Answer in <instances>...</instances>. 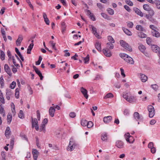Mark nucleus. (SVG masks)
<instances>
[{"instance_id": "nucleus-31", "label": "nucleus", "mask_w": 160, "mask_h": 160, "mask_svg": "<svg viewBox=\"0 0 160 160\" xmlns=\"http://www.w3.org/2000/svg\"><path fill=\"white\" fill-rule=\"evenodd\" d=\"M87 121L84 119H82L81 121V124L83 126H86L87 125Z\"/></svg>"}, {"instance_id": "nucleus-58", "label": "nucleus", "mask_w": 160, "mask_h": 160, "mask_svg": "<svg viewBox=\"0 0 160 160\" xmlns=\"http://www.w3.org/2000/svg\"><path fill=\"white\" fill-rule=\"evenodd\" d=\"M123 114L125 115H127L129 114V111L128 109H125L123 111Z\"/></svg>"}, {"instance_id": "nucleus-25", "label": "nucleus", "mask_w": 160, "mask_h": 160, "mask_svg": "<svg viewBox=\"0 0 160 160\" xmlns=\"http://www.w3.org/2000/svg\"><path fill=\"white\" fill-rule=\"evenodd\" d=\"M33 68L34 69L36 73L37 74H38L39 76L42 74L41 72L38 69V68H37L36 67H35L34 66H33Z\"/></svg>"}, {"instance_id": "nucleus-57", "label": "nucleus", "mask_w": 160, "mask_h": 160, "mask_svg": "<svg viewBox=\"0 0 160 160\" xmlns=\"http://www.w3.org/2000/svg\"><path fill=\"white\" fill-rule=\"evenodd\" d=\"M76 113L74 112H71L69 114V116L72 118H74L76 117Z\"/></svg>"}, {"instance_id": "nucleus-16", "label": "nucleus", "mask_w": 160, "mask_h": 160, "mask_svg": "<svg viewBox=\"0 0 160 160\" xmlns=\"http://www.w3.org/2000/svg\"><path fill=\"white\" fill-rule=\"evenodd\" d=\"M113 43H112L111 42H108L107 43V46L106 48L107 50H111L112 49L114 48V46L113 44Z\"/></svg>"}, {"instance_id": "nucleus-47", "label": "nucleus", "mask_w": 160, "mask_h": 160, "mask_svg": "<svg viewBox=\"0 0 160 160\" xmlns=\"http://www.w3.org/2000/svg\"><path fill=\"white\" fill-rule=\"evenodd\" d=\"M4 80L2 76H1L0 78V84L1 86L2 87L4 85Z\"/></svg>"}, {"instance_id": "nucleus-30", "label": "nucleus", "mask_w": 160, "mask_h": 160, "mask_svg": "<svg viewBox=\"0 0 160 160\" xmlns=\"http://www.w3.org/2000/svg\"><path fill=\"white\" fill-rule=\"evenodd\" d=\"M113 97V95L111 93H109L107 94L106 96L104 97V99H107L108 98H111Z\"/></svg>"}, {"instance_id": "nucleus-6", "label": "nucleus", "mask_w": 160, "mask_h": 160, "mask_svg": "<svg viewBox=\"0 0 160 160\" xmlns=\"http://www.w3.org/2000/svg\"><path fill=\"white\" fill-rule=\"evenodd\" d=\"M32 127H35V129L38 131L39 130V127L37 120L36 118H32Z\"/></svg>"}, {"instance_id": "nucleus-5", "label": "nucleus", "mask_w": 160, "mask_h": 160, "mask_svg": "<svg viewBox=\"0 0 160 160\" xmlns=\"http://www.w3.org/2000/svg\"><path fill=\"white\" fill-rule=\"evenodd\" d=\"M72 139L70 138L69 145L67 149L68 151H72L75 148L76 145L72 141Z\"/></svg>"}, {"instance_id": "nucleus-18", "label": "nucleus", "mask_w": 160, "mask_h": 160, "mask_svg": "<svg viewBox=\"0 0 160 160\" xmlns=\"http://www.w3.org/2000/svg\"><path fill=\"white\" fill-rule=\"evenodd\" d=\"M112 119V117L111 116L105 117L103 118V121L105 123H108L111 122Z\"/></svg>"}, {"instance_id": "nucleus-52", "label": "nucleus", "mask_w": 160, "mask_h": 160, "mask_svg": "<svg viewBox=\"0 0 160 160\" xmlns=\"http://www.w3.org/2000/svg\"><path fill=\"white\" fill-rule=\"evenodd\" d=\"M1 156L2 157V160H6V155L5 152H1Z\"/></svg>"}, {"instance_id": "nucleus-29", "label": "nucleus", "mask_w": 160, "mask_h": 160, "mask_svg": "<svg viewBox=\"0 0 160 160\" xmlns=\"http://www.w3.org/2000/svg\"><path fill=\"white\" fill-rule=\"evenodd\" d=\"M0 114H2L3 117L5 115L4 108L1 105H0Z\"/></svg>"}, {"instance_id": "nucleus-3", "label": "nucleus", "mask_w": 160, "mask_h": 160, "mask_svg": "<svg viewBox=\"0 0 160 160\" xmlns=\"http://www.w3.org/2000/svg\"><path fill=\"white\" fill-rule=\"evenodd\" d=\"M125 137L126 141L130 143H132L135 140L133 137L130 135V134L128 132L125 135Z\"/></svg>"}, {"instance_id": "nucleus-24", "label": "nucleus", "mask_w": 160, "mask_h": 160, "mask_svg": "<svg viewBox=\"0 0 160 160\" xmlns=\"http://www.w3.org/2000/svg\"><path fill=\"white\" fill-rule=\"evenodd\" d=\"M96 48L99 51H101V45L99 42H97L95 45Z\"/></svg>"}, {"instance_id": "nucleus-13", "label": "nucleus", "mask_w": 160, "mask_h": 160, "mask_svg": "<svg viewBox=\"0 0 160 160\" xmlns=\"http://www.w3.org/2000/svg\"><path fill=\"white\" fill-rule=\"evenodd\" d=\"M110 50H107L106 49H103L102 51L104 55L107 57H110L111 56L112 54Z\"/></svg>"}, {"instance_id": "nucleus-34", "label": "nucleus", "mask_w": 160, "mask_h": 160, "mask_svg": "<svg viewBox=\"0 0 160 160\" xmlns=\"http://www.w3.org/2000/svg\"><path fill=\"white\" fill-rule=\"evenodd\" d=\"M0 101L3 103H5L4 100L2 96V93L1 91H0Z\"/></svg>"}, {"instance_id": "nucleus-8", "label": "nucleus", "mask_w": 160, "mask_h": 160, "mask_svg": "<svg viewBox=\"0 0 160 160\" xmlns=\"http://www.w3.org/2000/svg\"><path fill=\"white\" fill-rule=\"evenodd\" d=\"M151 48L152 51L156 53L159 54L160 52V48L157 45H152Z\"/></svg>"}, {"instance_id": "nucleus-50", "label": "nucleus", "mask_w": 160, "mask_h": 160, "mask_svg": "<svg viewBox=\"0 0 160 160\" xmlns=\"http://www.w3.org/2000/svg\"><path fill=\"white\" fill-rule=\"evenodd\" d=\"M146 42L148 44L150 45L152 42V39L149 37L147 38L146 39Z\"/></svg>"}, {"instance_id": "nucleus-19", "label": "nucleus", "mask_w": 160, "mask_h": 160, "mask_svg": "<svg viewBox=\"0 0 160 160\" xmlns=\"http://www.w3.org/2000/svg\"><path fill=\"white\" fill-rule=\"evenodd\" d=\"M140 79L142 82H145L147 80L148 77L145 75L143 74H141Z\"/></svg>"}, {"instance_id": "nucleus-27", "label": "nucleus", "mask_w": 160, "mask_h": 160, "mask_svg": "<svg viewBox=\"0 0 160 160\" xmlns=\"http://www.w3.org/2000/svg\"><path fill=\"white\" fill-rule=\"evenodd\" d=\"M143 8L146 11H148L152 8L148 4H145L143 5Z\"/></svg>"}, {"instance_id": "nucleus-22", "label": "nucleus", "mask_w": 160, "mask_h": 160, "mask_svg": "<svg viewBox=\"0 0 160 160\" xmlns=\"http://www.w3.org/2000/svg\"><path fill=\"white\" fill-rule=\"evenodd\" d=\"M11 133L10 128L9 127H7L5 132V134L7 137H9V135Z\"/></svg>"}, {"instance_id": "nucleus-4", "label": "nucleus", "mask_w": 160, "mask_h": 160, "mask_svg": "<svg viewBox=\"0 0 160 160\" xmlns=\"http://www.w3.org/2000/svg\"><path fill=\"white\" fill-rule=\"evenodd\" d=\"M148 110L149 112V116L150 118L153 117L155 114V111L153 106L150 105L148 107Z\"/></svg>"}, {"instance_id": "nucleus-1", "label": "nucleus", "mask_w": 160, "mask_h": 160, "mask_svg": "<svg viewBox=\"0 0 160 160\" xmlns=\"http://www.w3.org/2000/svg\"><path fill=\"white\" fill-rule=\"evenodd\" d=\"M121 58L128 63L131 64H133L134 63L133 59L126 54L121 53Z\"/></svg>"}, {"instance_id": "nucleus-51", "label": "nucleus", "mask_w": 160, "mask_h": 160, "mask_svg": "<svg viewBox=\"0 0 160 160\" xmlns=\"http://www.w3.org/2000/svg\"><path fill=\"white\" fill-rule=\"evenodd\" d=\"M101 15L103 18L108 19H109V17L105 13H101Z\"/></svg>"}, {"instance_id": "nucleus-43", "label": "nucleus", "mask_w": 160, "mask_h": 160, "mask_svg": "<svg viewBox=\"0 0 160 160\" xmlns=\"http://www.w3.org/2000/svg\"><path fill=\"white\" fill-rule=\"evenodd\" d=\"M148 12L149 13V14L151 15V17L152 16L154 15V12L152 8H151V10H150Z\"/></svg>"}, {"instance_id": "nucleus-36", "label": "nucleus", "mask_w": 160, "mask_h": 160, "mask_svg": "<svg viewBox=\"0 0 160 160\" xmlns=\"http://www.w3.org/2000/svg\"><path fill=\"white\" fill-rule=\"evenodd\" d=\"M138 36L142 38H145L146 37V35L144 33L140 32L138 34Z\"/></svg>"}, {"instance_id": "nucleus-56", "label": "nucleus", "mask_w": 160, "mask_h": 160, "mask_svg": "<svg viewBox=\"0 0 160 160\" xmlns=\"http://www.w3.org/2000/svg\"><path fill=\"white\" fill-rule=\"evenodd\" d=\"M122 97L124 98L127 101V99H128L129 97H128V93H126L123 94L122 96Z\"/></svg>"}, {"instance_id": "nucleus-20", "label": "nucleus", "mask_w": 160, "mask_h": 160, "mask_svg": "<svg viewBox=\"0 0 160 160\" xmlns=\"http://www.w3.org/2000/svg\"><path fill=\"white\" fill-rule=\"evenodd\" d=\"M122 30L123 32L126 34L127 35L129 36H132V32L129 30L128 29H127L122 28Z\"/></svg>"}, {"instance_id": "nucleus-23", "label": "nucleus", "mask_w": 160, "mask_h": 160, "mask_svg": "<svg viewBox=\"0 0 160 160\" xmlns=\"http://www.w3.org/2000/svg\"><path fill=\"white\" fill-rule=\"evenodd\" d=\"M34 44L32 43H31L30 45H29V46L28 47V49H27V53L28 54H29L31 53V50L32 49L33 46Z\"/></svg>"}, {"instance_id": "nucleus-60", "label": "nucleus", "mask_w": 160, "mask_h": 160, "mask_svg": "<svg viewBox=\"0 0 160 160\" xmlns=\"http://www.w3.org/2000/svg\"><path fill=\"white\" fill-rule=\"evenodd\" d=\"M7 55L9 58L8 59V61H9L11 60V52L9 51H7Z\"/></svg>"}, {"instance_id": "nucleus-55", "label": "nucleus", "mask_w": 160, "mask_h": 160, "mask_svg": "<svg viewBox=\"0 0 160 160\" xmlns=\"http://www.w3.org/2000/svg\"><path fill=\"white\" fill-rule=\"evenodd\" d=\"M18 117L20 118H22L23 117V112L22 110H21L20 111L19 113L18 114Z\"/></svg>"}, {"instance_id": "nucleus-46", "label": "nucleus", "mask_w": 160, "mask_h": 160, "mask_svg": "<svg viewBox=\"0 0 160 160\" xmlns=\"http://www.w3.org/2000/svg\"><path fill=\"white\" fill-rule=\"evenodd\" d=\"M107 11L108 13L110 15H113L114 14V11L110 8H108Z\"/></svg>"}, {"instance_id": "nucleus-14", "label": "nucleus", "mask_w": 160, "mask_h": 160, "mask_svg": "<svg viewBox=\"0 0 160 160\" xmlns=\"http://www.w3.org/2000/svg\"><path fill=\"white\" fill-rule=\"evenodd\" d=\"M23 39L22 36L20 35L18 36V38L16 41V44L17 46H19L20 45Z\"/></svg>"}, {"instance_id": "nucleus-41", "label": "nucleus", "mask_w": 160, "mask_h": 160, "mask_svg": "<svg viewBox=\"0 0 160 160\" xmlns=\"http://www.w3.org/2000/svg\"><path fill=\"white\" fill-rule=\"evenodd\" d=\"M5 54L4 52L3 51H1V58L2 60H3L5 59Z\"/></svg>"}, {"instance_id": "nucleus-40", "label": "nucleus", "mask_w": 160, "mask_h": 160, "mask_svg": "<svg viewBox=\"0 0 160 160\" xmlns=\"http://www.w3.org/2000/svg\"><path fill=\"white\" fill-rule=\"evenodd\" d=\"M127 26L130 28H132L133 26V24L132 22H127Z\"/></svg>"}, {"instance_id": "nucleus-17", "label": "nucleus", "mask_w": 160, "mask_h": 160, "mask_svg": "<svg viewBox=\"0 0 160 160\" xmlns=\"http://www.w3.org/2000/svg\"><path fill=\"white\" fill-rule=\"evenodd\" d=\"M55 111V109L52 107L50 108L49 112V115L51 117H53L54 116V112Z\"/></svg>"}, {"instance_id": "nucleus-32", "label": "nucleus", "mask_w": 160, "mask_h": 160, "mask_svg": "<svg viewBox=\"0 0 160 160\" xmlns=\"http://www.w3.org/2000/svg\"><path fill=\"white\" fill-rule=\"evenodd\" d=\"M154 3L156 4L157 8L160 9V1L159 0H156Z\"/></svg>"}, {"instance_id": "nucleus-21", "label": "nucleus", "mask_w": 160, "mask_h": 160, "mask_svg": "<svg viewBox=\"0 0 160 160\" xmlns=\"http://www.w3.org/2000/svg\"><path fill=\"white\" fill-rule=\"evenodd\" d=\"M152 34L153 36L156 37L158 38L160 37V33L156 30L152 31Z\"/></svg>"}, {"instance_id": "nucleus-61", "label": "nucleus", "mask_w": 160, "mask_h": 160, "mask_svg": "<svg viewBox=\"0 0 160 160\" xmlns=\"http://www.w3.org/2000/svg\"><path fill=\"white\" fill-rule=\"evenodd\" d=\"M148 148H151H151H152L154 147L153 143L152 142H149L148 144Z\"/></svg>"}, {"instance_id": "nucleus-12", "label": "nucleus", "mask_w": 160, "mask_h": 160, "mask_svg": "<svg viewBox=\"0 0 160 160\" xmlns=\"http://www.w3.org/2000/svg\"><path fill=\"white\" fill-rule=\"evenodd\" d=\"M138 48L139 50L142 53H143L146 56H147V54H148L146 52L145 53H144V52L145 51V50L146 49V48L142 44H140L139 45V46H138Z\"/></svg>"}, {"instance_id": "nucleus-42", "label": "nucleus", "mask_w": 160, "mask_h": 160, "mask_svg": "<svg viewBox=\"0 0 160 160\" xmlns=\"http://www.w3.org/2000/svg\"><path fill=\"white\" fill-rule=\"evenodd\" d=\"M42 58L41 56H40L39 57V59L36 62V65H39L41 62V61L42 60Z\"/></svg>"}, {"instance_id": "nucleus-26", "label": "nucleus", "mask_w": 160, "mask_h": 160, "mask_svg": "<svg viewBox=\"0 0 160 160\" xmlns=\"http://www.w3.org/2000/svg\"><path fill=\"white\" fill-rule=\"evenodd\" d=\"M39 130L40 132H42L45 133L46 132L45 125L41 124V125L40 126Z\"/></svg>"}, {"instance_id": "nucleus-15", "label": "nucleus", "mask_w": 160, "mask_h": 160, "mask_svg": "<svg viewBox=\"0 0 160 160\" xmlns=\"http://www.w3.org/2000/svg\"><path fill=\"white\" fill-rule=\"evenodd\" d=\"M133 10L135 12V13L141 17H143V13L138 8H133Z\"/></svg>"}, {"instance_id": "nucleus-53", "label": "nucleus", "mask_w": 160, "mask_h": 160, "mask_svg": "<svg viewBox=\"0 0 160 160\" xmlns=\"http://www.w3.org/2000/svg\"><path fill=\"white\" fill-rule=\"evenodd\" d=\"M126 2L127 4L130 6H132L133 5L132 2L130 0H126Z\"/></svg>"}, {"instance_id": "nucleus-33", "label": "nucleus", "mask_w": 160, "mask_h": 160, "mask_svg": "<svg viewBox=\"0 0 160 160\" xmlns=\"http://www.w3.org/2000/svg\"><path fill=\"white\" fill-rule=\"evenodd\" d=\"M12 115L10 114H8L7 117V122L9 124L12 121Z\"/></svg>"}, {"instance_id": "nucleus-54", "label": "nucleus", "mask_w": 160, "mask_h": 160, "mask_svg": "<svg viewBox=\"0 0 160 160\" xmlns=\"http://www.w3.org/2000/svg\"><path fill=\"white\" fill-rule=\"evenodd\" d=\"M121 74L123 78H125L126 75L124 73V70L122 68H121Z\"/></svg>"}, {"instance_id": "nucleus-11", "label": "nucleus", "mask_w": 160, "mask_h": 160, "mask_svg": "<svg viewBox=\"0 0 160 160\" xmlns=\"http://www.w3.org/2000/svg\"><path fill=\"white\" fill-rule=\"evenodd\" d=\"M80 91L86 99H88V96L87 94L88 91L87 90L82 87L81 88Z\"/></svg>"}, {"instance_id": "nucleus-9", "label": "nucleus", "mask_w": 160, "mask_h": 160, "mask_svg": "<svg viewBox=\"0 0 160 160\" xmlns=\"http://www.w3.org/2000/svg\"><path fill=\"white\" fill-rule=\"evenodd\" d=\"M136 101L137 98L136 97L132 95H131L127 99L128 102L132 103L136 102Z\"/></svg>"}, {"instance_id": "nucleus-39", "label": "nucleus", "mask_w": 160, "mask_h": 160, "mask_svg": "<svg viewBox=\"0 0 160 160\" xmlns=\"http://www.w3.org/2000/svg\"><path fill=\"white\" fill-rule=\"evenodd\" d=\"M108 40L109 41V42H111L112 43H114L115 41L113 38L111 36L108 37Z\"/></svg>"}, {"instance_id": "nucleus-2", "label": "nucleus", "mask_w": 160, "mask_h": 160, "mask_svg": "<svg viewBox=\"0 0 160 160\" xmlns=\"http://www.w3.org/2000/svg\"><path fill=\"white\" fill-rule=\"evenodd\" d=\"M121 46L129 52H132V51L131 47L127 43L123 40H121Z\"/></svg>"}, {"instance_id": "nucleus-63", "label": "nucleus", "mask_w": 160, "mask_h": 160, "mask_svg": "<svg viewBox=\"0 0 160 160\" xmlns=\"http://www.w3.org/2000/svg\"><path fill=\"white\" fill-rule=\"evenodd\" d=\"M120 141L118 140L116 142V146L118 148L120 147Z\"/></svg>"}, {"instance_id": "nucleus-10", "label": "nucleus", "mask_w": 160, "mask_h": 160, "mask_svg": "<svg viewBox=\"0 0 160 160\" xmlns=\"http://www.w3.org/2000/svg\"><path fill=\"white\" fill-rule=\"evenodd\" d=\"M4 68L5 71L9 76H11L12 75V73L11 71L10 68L8 65L5 64L4 65Z\"/></svg>"}, {"instance_id": "nucleus-28", "label": "nucleus", "mask_w": 160, "mask_h": 160, "mask_svg": "<svg viewBox=\"0 0 160 160\" xmlns=\"http://www.w3.org/2000/svg\"><path fill=\"white\" fill-rule=\"evenodd\" d=\"M133 116L134 118L137 120H138L140 118L139 113L137 112H135L134 113Z\"/></svg>"}, {"instance_id": "nucleus-49", "label": "nucleus", "mask_w": 160, "mask_h": 160, "mask_svg": "<svg viewBox=\"0 0 160 160\" xmlns=\"http://www.w3.org/2000/svg\"><path fill=\"white\" fill-rule=\"evenodd\" d=\"M16 85V83L15 82H13L10 84V88L12 89H14Z\"/></svg>"}, {"instance_id": "nucleus-37", "label": "nucleus", "mask_w": 160, "mask_h": 160, "mask_svg": "<svg viewBox=\"0 0 160 160\" xmlns=\"http://www.w3.org/2000/svg\"><path fill=\"white\" fill-rule=\"evenodd\" d=\"M93 126V123L91 121H89L87 122L86 126L88 128H91Z\"/></svg>"}, {"instance_id": "nucleus-59", "label": "nucleus", "mask_w": 160, "mask_h": 160, "mask_svg": "<svg viewBox=\"0 0 160 160\" xmlns=\"http://www.w3.org/2000/svg\"><path fill=\"white\" fill-rule=\"evenodd\" d=\"M48 120L47 118H45L43 120L42 122V124H44V125H45L48 123Z\"/></svg>"}, {"instance_id": "nucleus-45", "label": "nucleus", "mask_w": 160, "mask_h": 160, "mask_svg": "<svg viewBox=\"0 0 160 160\" xmlns=\"http://www.w3.org/2000/svg\"><path fill=\"white\" fill-rule=\"evenodd\" d=\"M151 87L155 91H156L158 89V86L157 84L151 85Z\"/></svg>"}, {"instance_id": "nucleus-62", "label": "nucleus", "mask_w": 160, "mask_h": 160, "mask_svg": "<svg viewBox=\"0 0 160 160\" xmlns=\"http://www.w3.org/2000/svg\"><path fill=\"white\" fill-rule=\"evenodd\" d=\"M37 118L38 120H40V114L39 111H37Z\"/></svg>"}, {"instance_id": "nucleus-48", "label": "nucleus", "mask_w": 160, "mask_h": 160, "mask_svg": "<svg viewBox=\"0 0 160 160\" xmlns=\"http://www.w3.org/2000/svg\"><path fill=\"white\" fill-rule=\"evenodd\" d=\"M32 152L33 155L39 154V152L35 149H32Z\"/></svg>"}, {"instance_id": "nucleus-7", "label": "nucleus", "mask_w": 160, "mask_h": 160, "mask_svg": "<svg viewBox=\"0 0 160 160\" xmlns=\"http://www.w3.org/2000/svg\"><path fill=\"white\" fill-rule=\"evenodd\" d=\"M89 27L92 29V33L98 39L101 38V37L99 35L97 32V29L93 26L92 25H89Z\"/></svg>"}, {"instance_id": "nucleus-64", "label": "nucleus", "mask_w": 160, "mask_h": 160, "mask_svg": "<svg viewBox=\"0 0 160 160\" xmlns=\"http://www.w3.org/2000/svg\"><path fill=\"white\" fill-rule=\"evenodd\" d=\"M124 8L128 12H130L131 11L130 8L127 5H125L124 6Z\"/></svg>"}, {"instance_id": "nucleus-35", "label": "nucleus", "mask_w": 160, "mask_h": 160, "mask_svg": "<svg viewBox=\"0 0 160 160\" xmlns=\"http://www.w3.org/2000/svg\"><path fill=\"white\" fill-rule=\"evenodd\" d=\"M136 28L138 30L142 31H143L144 30V29L140 25H137L136 27Z\"/></svg>"}, {"instance_id": "nucleus-38", "label": "nucleus", "mask_w": 160, "mask_h": 160, "mask_svg": "<svg viewBox=\"0 0 160 160\" xmlns=\"http://www.w3.org/2000/svg\"><path fill=\"white\" fill-rule=\"evenodd\" d=\"M101 139H102V140L103 141L106 140L107 139V133H103L102 135Z\"/></svg>"}, {"instance_id": "nucleus-44", "label": "nucleus", "mask_w": 160, "mask_h": 160, "mask_svg": "<svg viewBox=\"0 0 160 160\" xmlns=\"http://www.w3.org/2000/svg\"><path fill=\"white\" fill-rule=\"evenodd\" d=\"M89 59V55H87L86 57L85 58H84V60L85 61L84 63H87L88 62Z\"/></svg>"}]
</instances>
